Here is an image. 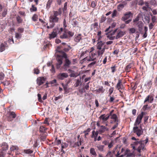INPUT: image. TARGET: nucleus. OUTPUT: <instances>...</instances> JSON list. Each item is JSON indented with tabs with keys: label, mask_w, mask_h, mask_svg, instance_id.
<instances>
[{
	"label": "nucleus",
	"mask_w": 157,
	"mask_h": 157,
	"mask_svg": "<svg viewBox=\"0 0 157 157\" xmlns=\"http://www.w3.org/2000/svg\"><path fill=\"white\" fill-rule=\"evenodd\" d=\"M37 96H38V100L40 102H42L43 101L41 99V94H37Z\"/></svg>",
	"instance_id": "nucleus-53"
},
{
	"label": "nucleus",
	"mask_w": 157,
	"mask_h": 157,
	"mask_svg": "<svg viewBox=\"0 0 157 157\" xmlns=\"http://www.w3.org/2000/svg\"><path fill=\"white\" fill-rule=\"evenodd\" d=\"M139 20V16L138 15L137 17L133 20V22L134 23V24H136L137 22H138Z\"/></svg>",
	"instance_id": "nucleus-36"
},
{
	"label": "nucleus",
	"mask_w": 157,
	"mask_h": 157,
	"mask_svg": "<svg viewBox=\"0 0 157 157\" xmlns=\"http://www.w3.org/2000/svg\"><path fill=\"white\" fill-rule=\"evenodd\" d=\"M38 18L37 15L36 14H34L32 17V20L34 21H37V20Z\"/></svg>",
	"instance_id": "nucleus-41"
},
{
	"label": "nucleus",
	"mask_w": 157,
	"mask_h": 157,
	"mask_svg": "<svg viewBox=\"0 0 157 157\" xmlns=\"http://www.w3.org/2000/svg\"><path fill=\"white\" fill-rule=\"evenodd\" d=\"M81 35L79 34L77 36H75L74 37V40L75 42L78 43L82 39L81 36Z\"/></svg>",
	"instance_id": "nucleus-15"
},
{
	"label": "nucleus",
	"mask_w": 157,
	"mask_h": 157,
	"mask_svg": "<svg viewBox=\"0 0 157 157\" xmlns=\"http://www.w3.org/2000/svg\"><path fill=\"white\" fill-rule=\"evenodd\" d=\"M7 13V10H4V11L2 13V16L3 17H5Z\"/></svg>",
	"instance_id": "nucleus-57"
},
{
	"label": "nucleus",
	"mask_w": 157,
	"mask_h": 157,
	"mask_svg": "<svg viewBox=\"0 0 157 157\" xmlns=\"http://www.w3.org/2000/svg\"><path fill=\"white\" fill-rule=\"evenodd\" d=\"M16 19L18 23H20L22 22V20L19 16H17L16 17Z\"/></svg>",
	"instance_id": "nucleus-39"
},
{
	"label": "nucleus",
	"mask_w": 157,
	"mask_h": 157,
	"mask_svg": "<svg viewBox=\"0 0 157 157\" xmlns=\"http://www.w3.org/2000/svg\"><path fill=\"white\" fill-rule=\"evenodd\" d=\"M136 32V29L134 28H132L129 29V32L130 33H133Z\"/></svg>",
	"instance_id": "nucleus-38"
},
{
	"label": "nucleus",
	"mask_w": 157,
	"mask_h": 157,
	"mask_svg": "<svg viewBox=\"0 0 157 157\" xmlns=\"http://www.w3.org/2000/svg\"><path fill=\"white\" fill-rule=\"evenodd\" d=\"M144 5L145 6L143 7L142 9L144 10L147 11L148 9L150 8L149 3L147 2H145Z\"/></svg>",
	"instance_id": "nucleus-19"
},
{
	"label": "nucleus",
	"mask_w": 157,
	"mask_h": 157,
	"mask_svg": "<svg viewBox=\"0 0 157 157\" xmlns=\"http://www.w3.org/2000/svg\"><path fill=\"white\" fill-rule=\"evenodd\" d=\"M125 34V32L121 31H118L117 34L116 36L115 39H118L124 36Z\"/></svg>",
	"instance_id": "nucleus-10"
},
{
	"label": "nucleus",
	"mask_w": 157,
	"mask_h": 157,
	"mask_svg": "<svg viewBox=\"0 0 157 157\" xmlns=\"http://www.w3.org/2000/svg\"><path fill=\"white\" fill-rule=\"evenodd\" d=\"M10 116H12L13 118H15L16 117V115L14 112H11L10 113Z\"/></svg>",
	"instance_id": "nucleus-62"
},
{
	"label": "nucleus",
	"mask_w": 157,
	"mask_h": 157,
	"mask_svg": "<svg viewBox=\"0 0 157 157\" xmlns=\"http://www.w3.org/2000/svg\"><path fill=\"white\" fill-rule=\"evenodd\" d=\"M140 145L138 147V148H141V149L143 150L145 146V142H142V144L140 143Z\"/></svg>",
	"instance_id": "nucleus-32"
},
{
	"label": "nucleus",
	"mask_w": 157,
	"mask_h": 157,
	"mask_svg": "<svg viewBox=\"0 0 157 157\" xmlns=\"http://www.w3.org/2000/svg\"><path fill=\"white\" fill-rule=\"evenodd\" d=\"M148 137H147L146 139L145 140H140L139 141H137L134 142V144L135 145H137L138 144H140L141 143L142 144V142H145V144H146L148 142Z\"/></svg>",
	"instance_id": "nucleus-18"
},
{
	"label": "nucleus",
	"mask_w": 157,
	"mask_h": 157,
	"mask_svg": "<svg viewBox=\"0 0 157 157\" xmlns=\"http://www.w3.org/2000/svg\"><path fill=\"white\" fill-rule=\"evenodd\" d=\"M125 156L126 155L127 157H131L132 156L133 154L131 152L130 150L128 149H127L125 151L124 153Z\"/></svg>",
	"instance_id": "nucleus-16"
},
{
	"label": "nucleus",
	"mask_w": 157,
	"mask_h": 157,
	"mask_svg": "<svg viewBox=\"0 0 157 157\" xmlns=\"http://www.w3.org/2000/svg\"><path fill=\"white\" fill-rule=\"evenodd\" d=\"M111 118L114 120V122H118V120L117 116L116 114H113L112 115Z\"/></svg>",
	"instance_id": "nucleus-23"
},
{
	"label": "nucleus",
	"mask_w": 157,
	"mask_h": 157,
	"mask_svg": "<svg viewBox=\"0 0 157 157\" xmlns=\"http://www.w3.org/2000/svg\"><path fill=\"white\" fill-rule=\"evenodd\" d=\"M124 7V6L121 3L119 4L117 6L118 10L119 11H121Z\"/></svg>",
	"instance_id": "nucleus-31"
},
{
	"label": "nucleus",
	"mask_w": 157,
	"mask_h": 157,
	"mask_svg": "<svg viewBox=\"0 0 157 157\" xmlns=\"http://www.w3.org/2000/svg\"><path fill=\"white\" fill-rule=\"evenodd\" d=\"M145 19L146 21L148 23H149L150 22V19L149 16H146L145 17Z\"/></svg>",
	"instance_id": "nucleus-54"
},
{
	"label": "nucleus",
	"mask_w": 157,
	"mask_h": 157,
	"mask_svg": "<svg viewBox=\"0 0 157 157\" xmlns=\"http://www.w3.org/2000/svg\"><path fill=\"white\" fill-rule=\"evenodd\" d=\"M151 20L152 23H154L155 22L156 20V17L154 16H152Z\"/></svg>",
	"instance_id": "nucleus-60"
},
{
	"label": "nucleus",
	"mask_w": 157,
	"mask_h": 157,
	"mask_svg": "<svg viewBox=\"0 0 157 157\" xmlns=\"http://www.w3.org/2000/svg\"><path fill=\"white\" fill-rule=\"evenodd\" d=\"M68 146V144L65 143H63V144H62L61 145V147L62 148H65L66 147H67Z\"/></svg>",
	"instance_id": "nucleus-56"
},
{
	"label": "nucleus",
	"mask_w": 157,
	"mask_h": 157,
	"mask_svg": "<svg viewBox=\"0 0 157 157\" xmlns=\"http://www.w3.org/2000/svg\"><path fill=\"white\" fill-rule=\"evenodd\" d=\"M106 17H104V16H102L101 18L100 23H102L103 22H104L105 21V20H106Z\"/></svg>",
	"instance_id": "nucleus-43"
},
{
	"label": "nucleus",
	"mask_w": 157,
	"mask_h": 157,
	"mask_svg": "<svg viewBox=\"0 0 157 157\" xmlns=\"http://www.w3.org/2000/svg\"><path fill=\"white\" fill-rule=\"evenodd\" d=\"M4 74L2 72L0 73V80H2L4 79Z\"/></svg>",
	"instance_id": "nucleus-55"
},
{
	"label": "nucleus",
	"mask_w": 157,
	"mask_h": 157,
	"mask_svg": "<svg viewBox=\"0 0 157 157\" xmlns=\"http://www.w3.org/2000/svg\"><path fill=\"white\" fill-rule=\"evenodd\" d=\"M104 145H99L97 146V147L100 151H104Z\"/></svg>",
	"instance_id": "nucleus-30"
},
{
	"label": "nucleus",
	"mask_w": 157,
	"mask_h": 157,
	"mask_svg": "<svg viewBox=\"0 0 157 157\" xmlns=\"http://www.w3.org/2000/svg\"><path fill=\"white\" fill-rule=\"evenodd\" d=\"M132 14L130 12H127L124 14L121 18V20L124 21H125L126 20L129 19L130 17H132Z\"/></svg>",
	"instance_id": "nucleus-3"
},
{
	"label": "nucleus",
	"mask_w": 157,
	"mask_h": 157,
	"mask_svg": "<svg viewBox=\"0 0 157 157\" xmlns=\"http://www.w3.org/2000/svg\"><path fill=\"white\" fill-rule=\"evenodd\" d=\"M78 75H76V73L74 72L71 73L70 75L71 77H76Z\"/></svg>",
	"instance_id": "nucleus-52"
},
{
	"label": "nucleus",
	"mask_w": 157,
	"mask_h": 157,
	"mask_svg": "<svg viewBox=\"0 0 157 157\" xmlns=\"http://www.w3.org/2000/svg\"><path fill=\"white\" fill-rule=\"evenodd\" d=\"M6 46L3 44L2 43L1 44L0 46V50L1 52H2L5 49V48Z\"/></svg>",
	"instance_id": "nucleus-26"
},
{
	"label": "nucleus",
	"mask_w": 157,
	"mask_h": 157,
	"mask_svg": "<svg viewBox=\"0 0 157 157\" xmlns=\"http://www.w3.org/2000/svg\"><path fill=\"white\" fill-rule=\"evenodd\" d=\"M67 34L69 35V37H72L73 36L74 33L70 31H66Z\"/></svg>",
	"instance_id": "nucleus-37"
},
{
	"label": "nucleus",
	"mask_w": 157,
	"mask_h": 157,
	"mask_svg": "<svg viewBox=\"0 0 157 157\" xmlns=\"http://www.w3.org/2000/svg\"><path fill=\"white\" fill-rule=\"evenodd\" d=\"M49 35V38L50 39L55 37L57 35V33L56 30L55 29H54L52 33L50 34Z\"/></svg>",
	"instance_id": "nucleus-13"
},
{
	"label": "nucleus",
	"mask_w": 157,
	"mask_h": 157,
	"mask_svg": "<svg viewBox=\"0 0 157 157\" xmlns=\"http://www.w3.org/2000/svg\"><path fill=\"white\" fill-rule=\"evenodd\" d=\"M72 25H73L74 27H75L78 25V22L76 21L75 20H73L72 23Z\"/></svg>",
	"instance_id": "nucleus-42"
},
{
	"label": "nucleus",
	"mask_w": 157,
	"mask_h": 157,
	"mask_svg": "<svg viewBox=\"0 0 157 157\" xmlns=\"http://www.w3.org/2000/svg\"><path fill=\"white\" fill-rule=\"evenodd\" d=\"M105 114H102L100 117V118L101 119L104 121H106L105 120Z\"/></svg>",
	"instance_id": "nucleus-63"
},
{
	"label": "nucleus",
	"mask_w": 157,
	"mask_h": 157,
	"mask_svg": "<svg viewBox=\"0 0 157 157\" xmlns=\"http://www.w3.org/2000/svg\"><path fill=\"white\" fill-rule=\"evenodd\" d=\"M61 13H59L57 11H53V15H52V16L55 17H57V16L59 14H60Z\"/></svg>",
	"instance_id": "nucleus-35"
},
{
	"label": "nucleus",
	"mask_w": 157,
	"mask_h": 157,
	"mask_svg": "<svg viewBox=\"0 0 157 157\" xmlns=\"http://www.w3.org/2000/svg\"><path fill=\"white\" fill-rule=\"evenodd\" d=\"M98 134V131L95 132V131L93 130L92 132V135L91 136V138L97 137Z\"/></svg>",
	"instance_id": "nucleus-25"
},
{
	"label": "nucleus",
	"mask_w": 157,
	"mask_h": 157,
	"mask_svg": "<svg viewBox=\"0 0 157 157\" xmlns=\"http://www.w3.org/2000/svg\"><path fill=\"white\" fill-rule=\"evenodd\" d=\"M116 67L115 66V65L113 67H111V69L112 70V73H113L116 71Z\"/></svg>",
	"instance_id": "nucleus-61"
},
{
	"label": "nucleus",
	"mask_w": 157,
	"mask_h": 157,
	"mask_svg": "<svg viewBox=\"0 0 157 157\" xmlns=\"http://www.w3.org/2000/svg\"><path fill=\"white\" fill-rule=\"evenodd\" d=\"M24 151L26 153L29 154H31L33 152V151L30 149L25 150Z\"/></svg>",
	"instance_id": "nucleus-40"
},
{
	"label": "nucleus",
	"mask_w": 157,
	"mask_h": 157,
	"mask_svg": "<svg viewBox=\"0 0 157 157\" xmlns=\"http://www.w3.org/2000/svg\"><path fill=\"white\" fill-rule=\"evenodd\" d=\"M21 37V34L19 33H16L15 34V37L17 39L20 38Z\"/></svg>",
	"instance_id": "nucleus-64"
},
{
	"label": "nucleus",
	"mask_w": 157,
	"mask_h": 157,
	"mask_svg": "<svg viewBox=\"0 0 157 157\" xmlns=\"http://www.w3.org/2000/svg\"><path fill=\"white\" fill-rule=\"evenodd\" d=\"M81 139H80L79 142H76L75 143V144L78 146H79L80 145H81Z\"/></svg>",
	"instance_id": "nucleus-59"
},
{
	"label": "nucleus",
	"mask_w": 157,
	"mask_h": 157,
	"mask_svg": "<svg viewBox=\"0 0 157 157\" xmlns=\"http://www.w3.org/2000/svg\"><path fill=\"white\" fill-rule=\"evenodd\" d=\"M105 46H104L102 49H101V50H98L97 51L98 55L99 56L100 55H102L105 52Z\"/></svg>",
	"instance_id": "nucleus-20"
},
{
	"label": "nucleus",
	"mask_w": 157,
	"mask_h": 157,
	"mask_svg": "<svg viewBox=\"0 0 157 157\" xmlns=\"http://www.w3.org/2000/svg\"><path fill=\"white\" fill-rule=\"evenodd\" d=\"M65 59V63L64 64V66L65 67H69V65L71 64V62L67 58V56L66 58H64Z\"/></svg>",
	"instance_id": "nucleus-12"
},
{
	"label": "nucleus",
	"mask_w": 157,
	"mask_h": 157,
	"mask_svg": "<svg viewBox=\"0 0 157 157\" xmlns=\"http://www.w3.org/2000/svg\"><path fill=\"white\" fill-rule=\"evenodd\" d=\"M68 77V75L67 73H61L59 74L58 76V78L60 80H63L65 78H67Z\"/></svg>",
	"instance_id": "nucleus-7"
},
{
	"label": "nucleus",
	"mask_w": 157,
	"mask_h": 157,
	"mask_svg": "<svg viewBox=\"0 0 157 157\" xmlns=\"http://www.w3.org/2000/svg\"><path fill=\"white\" fill-rule=\"evenodd\" d=\"M105 43V42H103L102 41L98 42L96 45L97 49L98 50H101L102 49V48Z\"/></svg>",
	"instance_id": "nucleus-14"
},
{
	"label": "nucleus",
	"mask_w": 157,
	"mask_h": 157,
	"mask_svg": "<svg viewBox=\"0 0 157 157\" xmlns=\"http://www.w3.org/2000/svg\"><path fill=\"white\" fill-rule=\"evenodd\" d=\"M101 128L99 130V132L101 133L104 132L105 131H108V129L105 126H101Z\"/></svg>",
	"instance_id": "nucleus-21"
},
{
	"label": "nucleus",
	"mask_w": 157,
	"mask_h": 157,
	"mask_svg": "<svg viewBox=\"0 0 157 157\" xmlns=\"http://www.w3.org/2000/svg\"><path fill=\"white\" fill-rule=\"evenodd\" d=\"M59 18L58 17H55L52 16H50L49 17L50 23L54 24L55 25V23L58 22Z\"/></svg>",
	"instance_id": "nucleus-5"
},
{
	"label": "nucleus",
	"mask_w": 157,
	"mask_h": 157,
	"mask_svg": "<svg viewBox=\"0 0 157 157\" xmlns=\"http://www.w3.org/2000/svg\"><path fill=\"white\" fill-rule=\"evenodd\" d=\"M151 78L148 81L146 85L149 87V88L151 87L152 85V78H153L152 76L151 77Z\"/></svg>",
	"instance_id": "nucleus-27"
},
{
	"label": "nucleus",
	"mask_w": 157,
	"mask_h": 157,
	"mask_svg": "<svg viewBox=\"0 0 157 157\" xmlns=\"http://www.w3.org/2000/svg\"><path fill=\"white\" fill-rule=\"evenodd\" d=\"M133 64L132 63H130L127 65L125 68V71L127 72H129L130 71V68L133 66Z\"/></svg>",
	"instance_id": "nucleus-22"
},
{
	"label": "nucleus",
	"mask_w": 157,
	"mask_h": 157,
	"mask_svg": "<svg viewBox=\"0 0 157 157\" xmlns=\"http://www.w3.org/2000/svg\"><path fill=\"white\" fill-rule=\"evenodd\" d=\"M105 90L103 89V88L102 86H101L100 87H99L98 89L96 91L98 93H100L101 92L102 93H103L105 91Z\"/></svg>",
	"instance_id": "nucleus-28"
},
{
	"label": "nucleus",
	"mask_w": 157,
	"mask_h": 157,
	"mask_svg": "<svg viewBox=\"0 0 157 157\" xmlns=\"http://www.w3.org/2000/svg\"><path fill=\"white\" fill-rule=\"evenodd\" d=\"M2 152H3V151H6L8 149V146L7 145H5L4 146L2 147Z\"/></svg>",
	"instance_id": "nucleus-50"
},
{
	"label": "nucleus",
	"mask_w": 157,
	"mask_h": 157,
	"mask_svg": "<svg viewBox=\"0 0 157 157\" xmlns=\"http://www.w3.org/2000/svg\"><path fill=\"white\" fill-rule=\"evenodd\" d=\"M82 84V83L81 81V78L80 79H78L76 80V82L75 84V87H78L79 85H81Z\"/></svg>",
	"instance_id": "nucleus-24"
},
{
	"label": "nucleus",
	"mask_w": 157,
	"mask_h": 157,
	"mask_svg": "<svg viewBox=\"0 0 157 157\" xmlns=\"http://www.w3.org/2000/svg\"><path fill=\"white\" fill-rule=\"evenodd\" d=\"M149 103H151L153 101V98L151 95H149Z\"/></svg>",
	"instance_id": "nucleus-58"
},
{
	"label": "nucleus",
	"mask_w": 157,
	"mask_h": 157,
	"mask_svg": "<svg viewBox=\"0 0 157 157\" xmlns=\"http://www.w3.org/2000/svg\"><path fill=\"white\" fill-rule=\"evenodd\" d=\"M98 26V24L97 22H96L94 24H93L91 25V29H93V28H97Z\"/></svg>",
	"instance_id": "nucleus-44"
},
{
	"label": "nucleus",
	"mask_w": 157,
	"mask_h": 157,
	"mask_svg": "<svg viewBox=\"0 0 157 157\" xmlns=\"http://www.w3.org/2000/svg\"><path fill=\"white\" fill-rule=\"evenodd\" d=\"M18 148L17 146H12L10 147V150L11 151H14V150H17Z\"/></svg>",
	"instance_id": "nucleus-48"
},
{
	"label": "nucleus",
	"mask_w": 157,
	"mask_h": 157,
	"mask_svg": "<svg viewBox=\"0 0 157 157\" xmlns=\"http://www.w3.org/2000/svg\"><path fill=\"white\" fill-rule=\"evenodd\" d=\"M142 118V116H140V114L138 115L135 123L134 125L136 126L139 124L140 123Z\"/></svg>",
	"instance_id": "nucleus-11"
},
{
	"label": "nucleus",
	"mask_w": 157,
	"mask_h": 157,
	"mask_svg": "<svg viewBox=\"0 0 157 157\" xmlns=\"http://www.w3.org/2000/svg\"><path fill=\"white\" fill-rule=\"evenodd\" d=\"M56 56V59L57 60V63L56 64V67L57 69H59L62 63V59L59 54H57Z\"/></svg>",
	"instance_id": "nucleus-1"
},
{
	"label": "nucleus",
	"mask_w": 157,
	"mask_h": 157,
	"mask_svg": "<svg viewBox=\"0 0 157 157\" xmlns=\"http://www.w3.org/2000/svg\"><path fill=\"white\" fill-rule=\"evenodd\" d=\"M60 49V47H58L57 48V49L56 50V55L57 53H59V54H60V55H59V56H60V57L62 58H66V56H67V54L64 52V51H63L62 50H59V49Z\"/></svg>",
	"instance_id": "nucleus-2"
},
{
	"label": "nucleus",
	"mask_w": 157,
	"mask_h": 157,
	"mask_svg": "<svg viewBox=\"0 0 157 157\" xmlns=\"http://www.w3.org/2000/svg\"><path fill=\"white\" fill-rule=\"evenodd\" d=\"M34 72V74H38L40 73L39 70L37 68H35L33 70Z\"/></svg>",
	"instance_id": "nucleus-45"
},
{
	"label": "nucleus",
	"mask_w": 157,
	"mask_h": 157,
	"mask_svg": "<svg viewBox=\"0 0 157 157\" xmlns=\"http://www.w3.org/2000/svg\"><path fill=\"white\" fill-rule=\"evenodd\" d=\"M136 25H137L138 28V30L140 31V33L141 34H143L142 31L143 27V26L144 24L142 21H139L136 24Z\"/></svg>",
	"instance_id": "nucleus-6"
},
{
	"label": "nucleus",
	"mask_w": 157,
	"mask_h": 157,
	"mask_svg": "<svg viewBox=\"0 0 157 157\" xmlns=\"http://www.w3.org/2000/svg\"><path fill=\"white\" fill-rule=\"evenodd\" d=\"M90 153L94 155H96L97 154L95 152L94 149V148H91L90 150Z\"/></svg>",
	"instance_id": "nucleus-33"
},
{
	"label": "nucleus",
	"mask_w": 157,
	"mask_h": 157,
	"mask_svg": "<svg viewBox=\"0 0 157 157\" xmlns=\"http://www.w3.org/2000/svg\"><path fill=\"white\" fill-rule=\"evenodd\" d=\"M95 56L96 54L95 53L90 52V59H88L87 57L86 58L87 61H94L96 59V57H95Z\"/></svg>",
	"instance_id": "nucleus-9"
},
{
	"label": "nucleus",
	"mask_w": 157,
	"mask_h": 157,
	"mask_svg": "<svg viewBox=\"0 0 157 157\" xmlns=\"http://www.w3.org/2000/svg\"><path fill=\"white\" fill-rule=\"evenodd\" d=\"M122 86L123 85L122 84V81L121 80L119 79L118 81V82L116 86V88L118 90H120L122 89Z\"/></svg>",
	"instance_id": "nucleus-17"
},
{
	"label": "nucleus",
	"mask_w": 157,
	"mask_h": 157,
	"mask_svg": "<svg viewBox=\"0 0 157 157\" xmlns=\"http://www.w3.org/2000/svg\"><path fill=\"white\" fill-rule=\"evenodd\" d=\"M90 131V128H88L87 130L84 131V133H85V136L89 134V132Z\"/></svg>",
	"instance_id": "nucleus-46"
},
{
	"label": "nucleus",
	"mask_w": 157,
	"mask_h": 157,
	"mask_svg": "<svg viewBox=\"0 0 157 157\" xmlns=\"http://www.w3.org/2000/svg\"><path fill=\"white\" fill-rule=\"evenodd\" d=\"M52 2L51 0H48L46 5V8L48 10L50 7Z\"/></svg>",
	"instance_id": "nucleus-34"
},
{
	"label": "nucleus",
	"mask_w": 157,
	"mask_h": 157,
	"mask_svg": "<svg viewBox=\"0 0 157 157\" xmlns=\"http://www.w3.org/2000/svg\"><path fill=\"white\" fill-rule=\"evenodd\" d=\"M113 88H110L109 90V96L110 97L112 93L113 92Z\"/></svg>",
	"instance_id": "nucleus-51"
},
{
	"label": "nucleus",
	"mask_w": 157,
	"mask_h": 157,
	"mask_svg": "<svg viewBox=\"0 0 157 157\" xmlns=\"http://www.w3.org/2000/svg\"><path fill=\"white\" fill-rule=\"evenodd\" d=\"M37 8L36 7H35L33 5L32 6V7L30 9V10L31 11H35L36 10Z\"/></svg>",
	"instance_id": "nucleus-49"
},
{
	"label": "nucleus",
	"mask_w": 157,
	"mask_h": 157,
	"mask_svg": "<svg viewBox=\"0 0 157 157\" xmlns=\"http://www.w3.org/2000/svg\"><path fill=\"white\" fill-rule=\"evenodd\" d=\"M117 11L116 10H114L113 11V13L112 14V17L113 18L114 17H115L117 15Z\"/></svg>",
	"instance_id": "nucleus-47"
},
{
	"label": "nucleus",
	"mask_w": 157,
	"mask_h": 157,
	"mask_svg": "<svg viewBox=\"0 0 157 157\" xmlns=\"http://www.w3.org/2000/svg\"><path fill=\"white\" fill-rule=\"evenodd\" d=\"M45 81V79L44 77H39L37 79V83L39 86H40L43 84Z\"/></svg>",
	"instance_id": "nucleus-8"
},
{
	"label": "nucleus",
	"mask_w": 157,
	"mask_h": 157,
	"mask_svg": "<svg viewBox=\"0 0 157 157\" xmlns=\"http://www.w3.org/2000/svg\"><path fill=\"white\" fill-rule=\"evenodd\" d=\"M68 37V36L66 31L64 33H63V35H61L60 36V38L61 39L67 38Z\"/></svg>",
	"instance_id": "nucleus-29"
},
{
	"label": "nucleus",
	"mask_w": 157,
	"mask_h": 157,
	"mask_svg": "<svg viewBox=\"0 0 157 157\" xmlns=\"http://www.w3.org/2000/svg\"><path fill=\"white\" fill-rule=\"evenodd\" d=\"M133 132L135 133H136L137 135L138 136H140L143 133V131L138 128L137 127H134L133 128Z\"/></svg>",
	"instance_id": "nucleus-4"
}]
</instances>
